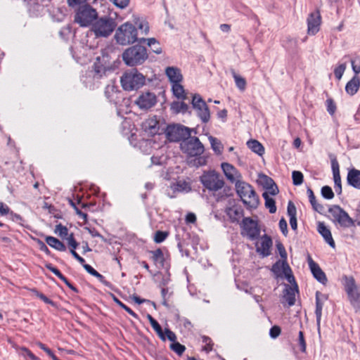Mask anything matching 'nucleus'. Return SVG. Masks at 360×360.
Returning <instances> with one entry per match:
<instances>
[{"label": "nucleus", "instance_id": "nucleus-1", "mask_svg": "<svg viewBox=\"0 0 360 360\" xmlns=\"http://www.w3.org/2000/svg\"><path fill=\"white\" fill-rule=\"evenodd\" d=\"M140 44L133 45L123 51L122 58L126 65L129 67L140 65L148 59L147 49Z\"/></svg>", "mask_w": 360, "mask_h": 360}, {"label": "nucleus", "instance_id": "nucleus-2", "mask_svg": "<svg viewBox=\"0 0 360 360\" xmlns=\"http://www.w3.org/2000/svg\"><path fill=\"white\" fill-rule=\"evenodd\" d=\"M235 187L237 195L248 209H256L259 204V198L252 186L242 181H236Z\"/></svg>", "mask_w": 360, "mask_h": 360}, {"label": "nucleus", "instance_id": "nucleus-3", "mask_svg": "<svg viewBox=\"0 0 360 360\" xmlns=\"http://www.w3.org/2000/svg\"><path fill=\"white\" fill-rule=\"evenodd\" d=\"M145 76L136 68L125 71L120 78L122 89L127 91H137L145 84Z\"/></svg>", "mask_w": 360, "mask_h": 360}, {"label": "nucleus", "instance_id": "nucleus-4", "mask_svg": "<svg viewBox=\"0 0 360 360\" xmlns=\"http://www.w3.org/2000/svg\"><path fill=\"white\" fill-rule=\"evenodd\" d=\"M116 42L122 46L132 44L136 41L139 43L137 37V29L131 22H127L121 25L114 36Z\"/></svg>", "mask_w": 360, "mask_h": 360}, {"label": "nucleus", "instance_id": "nucleus-5", "mask_svg": "<svg viewBox=\"0 0 360 360\" xmlns=\"http://www.w3.org/2000/svg\"><path fill=\"white\" fill-rule=\"evenodd\" d=\"M116 27L117 22L114 18L108 15H104L96 18L91 27V30L96 37L106 38L114 32Z\"/></svg>", "mask_w": 360, "mask_h": 360}, {"label": "nucleus", "instance_id": "nucleus-6", "mask_svg": "<svg viewBox=\"0 0 360 360\" xmlns=\"http://www.w3.org/2000/svg\"><path fill=\"white\" fill-rule=\"evenodd\" d=\"M192 130L191 128L186 127L179 123H172L168 124L164 131L167 139L171 143H181L189 138L191 135Z\"/></svg>", "mask_w": 360, "mask_h": 360}, {"label": "nucleus", "instance_id": "nucleus-7", "mask_svg": "<svg viewBox=\"0 0 360 360\" xmlns=\"http://www.w3.org/2000/svg\"><path fill=\"white\" fill-rule=\"evenodd\" d=\"M98 15V12L94 8L89 4H85L79 6L76 11L74 22L82 27H91Z\"/></svg>", "mask_w": 360, "mask_h": 360}, {"label": "nucleus", "instance_id": "nucleus-8", "mask_svg": "<svg viewBox=\"0 0 360 360\" xmlns=\"http://www.w3.org/2000/svg\"><path fill=\"white\" fill-rule=\"evenodd\" d=\"M202 185L210 192H217L224 186V180L221 175L214 170L204 172L200 176Z\"/></svg>", "mask_w": 360, "mask_h": 360}, {"label": "nucleus", "instance_id": "nucleus-9", "mask_svg": "<svg viewBox=\"0 0 360 360\" xmlns=\"http://www.w3.org/2000/svg\"><path fill=\"white\" fill-rule=\"evenodd\" d=\"M343 285L348 300L354 308L360 309V285L356 284L355 279L352 276H343Z\"/></svg>", "mask_w": 360, "mask_h": 360}, {"label": "nucleus", "instance_id": "nucleus-10", "mask_svg": "<svg viewBox=\"0 0 360 360\" xmlns=\"http://www.w3.org/2000/svg\"><path fill=\"white\" fill-rule=\"evenodd\" d=\"M328 212L334 224H339L344 229L354 226L353 219L351 218L348 213L340 205H331L328 209Z\"/></svg>", "mask_w": 360, "mask_h": 360}, {"label": "nucleus", "instance_id": "nucleus-11", "mask_svg": "<svg viewBox=\"0 0 360 360\" xmlns=\"http://www.w3.org/2000/svg\"><path fill=\"white\" fill-rule=\"evenodd\" d=\"M181 150L190 157L201 155L205 151L204 145L196 136H189L180 143Z\"/></svg>", "mask_w": 360, "mask_h": 360}, {"label": "nucleus", "instance_id": "nucleus-12", "mask_svg": "<svg viewBox=\"0 0 360 360\" xmlns=\"http://www.w3.org/2000/svg\"><path fill=\"white\" fill-rule=\"evenodd\" d=\"M191 104L193 108L196 111L198 117L202 123L206 124L210 120V111L208 105L202 99L201 96L195 94L193 96Z\"/></svg>", "mask_w": 360, "mask_h": 360}, {"label": "nucleus", "instance_id": "nucleus-13", "mask_svg": "<svg viewBox=\"0 0 360 360\" xmlns=\"http://www.w3.org/2000/svg\"><path fill=\"white\" fill-rule=\"evenodd\" d=\"M241 235L247 236L250 240H255L259 238L261 229L257 221L250 217H244L240 224Z\"/></svg>", "mask_w": 360, "mask_h": 360}, {"label": "nucleus", "instance_id": "nucleus-14", "mask_svg": "<svg viewBox=\"0 0 360 360\" xmlns=\"http://www.w3.org/2000/svg\"><path fill=\"white\" fill-rule=\"evenodd\" d=\"M307 259L309 269L314 278L320 283L326 285L328 282V279L325 272L321 269L319 265L314 261L310 255L308 254Z\"/></svg>", "mask_w": 360, "mask_h": 360}, {"label": "nucleus", "instance_id": "nucleus-15", "mask_svg": "<svg viewBox=\"0 0 360 360\" xmlns=\"http://www.w3.org/2000/svg\"><path fill=\"white\" fill-rule=\"evenodd\" d=\"M157 103V98L155 94L146 92L141 94L136 101V104L141 109H149Z\"/></svg>", "mask_w": 360, "mask_h": 360}, {"label": "nucleus", "instance_id": "nucleus-16", "mask_svg": "<svg viewBox=\"0 0 360 360\" xmlns=\"http://www.w3.org/2000/svg\"><path fill=\"white\" fill-rule=\"evenodd\" d=\"M142 128L146 133L153 136L156 134H160L162 131H160V122L156 116L150 117L143 122L142 124Z\"/></svg>", "mask_w": 360, "mask_h": 360}, {"label": "nucleus", "instance_id": "nucleus-17", "mask_svg": "<svg viewBox=\"0 0 360 360\" xmlns=\"http://www.w3.org/2000/svg\"><path fill=\"white\" fill-rule=\"evenodd\" d=\"M321 15L319 11L311 13L307 18L308 34L314 35L319 30Z\"/></svg>", "mask_w": 360, "mask_h": 360}, {"label": "nucleus", "instance_id": "nucleus-18", "mask_svg": "<svg viewBox=\"0 0 360 360\" xmlns=\"http://www.w3.org/2000/svg\"><path fill=\"white\" fill-rule=\"evenodd\" d=\"M331 168L334 180V188L337 195L342 193L341 177L340 174L339 163L335 158L331 160Z\"/></svg>", "mask_w": 360, "mask_h": 360}, {"label": "nucleus", "instance_id": "nucleus-19", "mask_svg": "<svg viewBox=\"0 0 360 360\" xmlns=\"http://www.w3.org/2000/svg\"><path fill=\"white\" fill-rule=\"evenodd\" d=\"M273 245L271 238L264 234L262 237L261 245L258 246L256 243V252L259 253L262 257H266L271 255L270 248Z\"/></svg>", "mask_w": 360, "mask_h": 360}, {"label": "nucleus", "instance_id": "nucleus-20", "mask_svg": "<svg viewBox=\"0 0 360 360\" xmlns=\"http://www.w3.org/2000/svg\"><path fill=\"white\" fill-rule=\"evenodd\" d=\"M165 75L171 84L181 83L183 80L181 70L177 67L169 66L166 68Z\"/></svg>", "mask_w": 360, "mask_h": 360}, {"label": "nucleus", "instance_id": "nucleus-21", "mask_svg": "<svg viewBox=\"0 0 360 360\" xmlns=\"http://www.w3.org/2000/svg\"><path fill=\"white\" fill-rule=\"evenodd\" d=\"M317 231L323 238L326 243H327L331 248H335V243L332 237L330 230L325 225L323 222L318 223Z\"/></svg>", "mask_w": 360, "mask_h": 360}, {"label": "nucleus", "instance_id": "nucleus-22", "mask_svg": "<svg viewBox=\"0 0 360 360\" xmlns=\"http://www.w3.org/2000/svg\"><path fill=\"white\" fill-rule=\"evenodd\" d=\"M348 185L360 190V170L356 168L349 169L347 176Z\"/></svg>", "mask_w": 360, "mask_h": 360}, {"label": "nucleus", "instance_id": "nucleus-23", "mask_svg": "<svg viewBox=\"0 0 360 360\" xmlns=\"http://www.w3.org/2000/svg\"><path fill=\"white\" fill-rule=\"evenodd\" d=\"M360 88V77L354 75L353 77L346 84L345 91L350 96H354Z\"/></svg>", "mask_w": 360, "mask_h": 360}, {"label": "nucleus", "instance_id": "nucleus-24", "mask_svg": "<svg viewBox=\"0 0 360 360\" xmlns=\"http://www.w3.org/2000/svg\"><path fill=\"white\" fill-rule=\"evenodd\" d=\"M287 213L290 217V225L293 231L297 229V209L292 201H289L287 207Z\"/></svg>", "mask_w": 360, "mask_h": 360}, {"label": "nucleus", "instance_id": "nucleus-25", "mask_svg": "<svg viewBox=\"0 0 360 360\" xmlns=\"http://www.w3.org/2000/svg\"><path fill=\"white\" fill-rule=\"evenodd\" d=\"M221 167L226 179L231 183L236 182L235 174L237 173L236 169L228 162L221 163Z\"/></svg>", "mask_w": 360, "mask_h": 360}, {"label": "nucleus", "instance_id": "nucleus-26", "mask_svg": "<svg viewBox=\"0 0 360 360\" xmlns=\"http://www.w3.org/2000/svg\"><path fill=\"white\" fill-rule=\"evenodd\" d=\"M46 243L51 248H54L56 250L64 252L66 250V246L65 244L61 242L57 238L53 236H46L45 238Z\"/></svg>", "mask_w": 360, "mask_h": 360}, {"label": "nucleus", "instance_id": "nucleus-27", "mask_svg": "<svg viewBox=\"0 0 360 360\" xmlns=\"http://www.w3.org/2000/svg\"><path fill=\"white\" fill-rule=\"evenodd\" d=\"M146 41H147V45L150 47V49L153 53L160 54L162 52V47L160 46L159 41L155 38H140L139 43Z\"/></svg>", "mask_w": 360, "mask_h": 360}, {"label": "nucleus", "instance_id": "nucleus-28", "mask_svg": "<svg viewBox=\"0 0 360 360\" xmlns=\"http://www.w3.org/2000/svg\"><path fill=\"white\" fill-rule=\"evenodd\" d=\"M320 292L317 291L316 292V309H315V314H316V321L318 331H320L321 326V319L322 316V309L323 304L319 299Z\"/></svg>", "mask_w": 360, "mask_h": 360}, {"label": "nucleus", "instance_id": "nucleus-29", "mask_svg": "<svg viewBox=\"0 0 360 360\" xmlns=\"http://www.w3.org/2000/svg\"><path fill=\"white\" fill-rule=\"evenodd\" d=\"M226 213L232 222H238L239 219L243 216L244 211L240 207H232L227 209Z\"/></svg>", "mask_w": 360, "mask_h": 360}, {"label": "nucleus", "instance_id": "nucleus-30", "mask_svg": "<svg viewBox=\"0 0 360 360\" xmlns=\"http://www.w3.org/2000/svg\"><path fill=\"white\" fill-rule=\"evenodd\" d=\"M248 147L259 156H262L264 153V147L257 140L251 139L247 142Z\"/></svg>", "mask_w": 360, "mask_h": 360}, {"label": "nucleus", "instance_id": "nucleus-31", "mask_svg": "<svg viewBox=\"0 0 360 360\" xmlns=\"http://www.w3.org/2000/svg\"><path fill=\"white\" fill-rule=\"evenodd\" d=\"M285 268L284 269L283 275L288 283H290L292 287L295 289V291L298 292V285L295 281V276L292 274V270L288 265V262H285Z\"/></svg>", "mask_w": 360, "mask_h": 360}, {"label": "nucleus", "instance_id": "nucleus-32", "mask_svg": "<svg viewBox=\"0 0 360 360\" xmlns=\"http://www.w3.org/2000/svg\"><path fill=\"white\" fill-rule=\"evenodd\" d=\"M285 262H287V261L278 260L272 265L271 271L276 278L282 277L285 268Z\"/></svg>", "mask_w": 360, "mask_h": 360}, {"label": "nucleus", "instance_id": "nucleus-33", "mask_svg": "<svg viewBox=\"0 0 360 360\" xmlns=\"http://www.w3.org/2000/svg\"><path fill=\"white\" fill-rule=\"evenodd\" d=\"M295 289L294 288H292L288 285H285L284 297L290 307L293 306L295 304Z\"/></svg>", "mask_w": 360, "mask_h": 360}, {"label": "nucleus", "instance_id": "nucleus-34", "mask_svg": "<svg viewBox=\"0 0 360 360\" xmlns=\"http://www.w3.org/2000/svg\"><path fill=\"white\" fill-rule=\"evenodd\" d=\"M94 70L96 75L100 77L104 75L106 71L110 70L111 68L109 66H105L101 63V58L97 57L95 63H94Z\"/></svg>", "mask_w": 360, "mask_h": 360}, {"label": "nucleus", "instance_id": "nucleus-35", "mask_svg": "<svg viewBox=\"0 0 360 360\" xmlns=\"http://www.w3.org/2000/svg\"><path fill=\"white\" fill-rule=\"evenodd\" d=\"M151 255V259L155 264H159L162 267L164 266L165 257L164 254L160 248H158L155 250H151L149 252Z\"/></svg>", "mask_w": 360, "mask_h": 360}, {"label": "nucleus", "instance_id": "nucleus-36", "mask_svg": "<svg viewBox=\"0 0 360 360\" xmlns=\"http://www.w3.org/2000/svg\"><path fill=\"white\" fill-rule=\"evenodd\" d=\"M262 197L264 199V205L269 209V211L271 214H274L276 212V201L274 198L269 197L267 192H264L262 193Z\"/></svg>", "mask_w": 360, "mask_h": 360}, {"label": "nucleus", "instance_id": "nucleus-37", "mask_svg": "<svg viewBox=\"0 0 360 360\" xmlns=\"http://www.w3.org/2000/svg\"><path fill=\"white\" fill-rule=\"evenodd\" d=\"M172 91L174 96L177 98L182 100L186 98L184 86L180 83L172 84Z\"/></svg>", "mask_w": 360, "mask_h": 360}, {"label": "nucleus", "instance_id": "nucleus-38", "mask_svg": "<svg viewBox=\"0 0 360 360\" xmlns=\"http://www.w3.org/2000/svg\"><path fill=\"white\" fill-rule=\"evenodd\" d=\"M208 139L210 141L211 148L217 155H221L223 151L224 146L221 141L212 136H209Z\"/></svg>", "mask_w": 360, "mask_h": 360}, {"label": "nucleus", "instance_id": "nucleus-39", "mask_svg": "<svg viewBox=\"0 0 360 360\" xmlns=\"http://www.w3.org/2000/svg\"><path fill=\"white\" fill-rule=\"evenodd\" d=\"M120 93V91L117 89V86L115 85H108L105 89V96L110 102L116 103L115 99L117 97L115 96V95Z\"/></svg>", "mask_w": 360, "mask_h": 360}, {"label": "nucleus", "instance_id": "nucleus-40", "mask_svg": "<svg viewBox=\"0 0 360 360\" xmlns=\"http://www.w3.org/2000/svg\"><path fill=\"white\" fill-rule=\"evenodd\" d=\"M231 72L235 80L236 86L240 91H243L247 84L245 79L238 75L233 69L231 70Z\"/></svg>", "mask_w": 360, "mask_h": 360}, {"label": "nucleus", "instance_id": "nucleus-41", "mask_svg": "<svg viewBox=\"0 0 360 360\" xmlns=\"http://www.w3.org/2000/svg\"><path fill=\"white\" fill-rule=\"evenodd\" d=\"M188 108V105L184 101H173L171 103V109L176 113H186Z\"/></svg>", "mask_w": 360, "mask_h": 360}, {"label": "nucleus", "instance_id": "nucleus-42", "mask_svg": "<svg viewBox=\"0 0 360 360\" xmlns=\"http://www.w3.org/2000/svg\"><path fill=\"white\" fill-rule=\"evenodd\" d=\"M257 183L264 188H266L268 186H271L274 184V181L269 176L261 173L258 176Z\"/></svg>", "mask_w": 360, "mask_h": 360}, {"label": "nucleus", "instance_id": "nucleus-43", "mask_svg": "<svg viewBox=\"0 0 360 360\" xmlns=\"http://www.w3.org/2000/svg\"><path fill=\"white\" fill-rule=\"evenodd\" d=\"M135 27L141 30L144 34H148L149 31V25L146 20L140 18H135L134 20Z\"/></svg>", "mask_w": 360, "mask_h": 360}, {"label": "nucleus", "instance_id": "nucleus-44", "mask_svg": "<svg viewBox=\"0 0 360 360\" xmlns=\"http://www.w3.org/2000/svg\"><path fill=\"white\" fill-rule=\"evenodd\" d=\"M191 190V185L186 181H179L174 186V193L176 191L181 192L186 191L189 192Z\"/></svg>", "mask_w": 360, "mask_h": 360}, {"label": "nucleus", "instance_id": "nucleus-45", "mask_svg": "<svg viewBox=\"0 0 360 360\" xmlns=\"http://www.w3.org/2000/svg\"><path fill=\"white\" fill-rule=\"evenodd\" d=\"M113 301L122 309L125 310L129 314L132 316L134 318H138V315L128 306H127L125 304H124L122 302H121L115 295H112Z\"/></svg>", "mask_w": 360, "mask_h": 360}, {"label": "nucleus", "instance_id": "nucleus-46", "mask_svg": "<svg viewBox=\"0 0 360 360\" xmlns=\"http://www.w3.org/2000/svg\"><path fill=\"white\" fill-rule=\"evenodd\" d=\"M169 349L175 352L178 356H181L186 350V347L176 341L174 343L170 344Z\"/></svg>", "mask_w": 360, "mask_h": 360}, {"label": "nucleus", "instance_id": "nucleus-47", "mask_svg": "<svg viewBox=\"0 0 360 360\" xmlns=\"http://www.w3.org/2000/svg\"><path fill=\"white\" fill-rule=\"evenodd\" d=\"M150 326L153 328V329L155 331L160 339L162 341H165L166 337L163 333L162 326L158 323V321L157 320H155V321H152Z\"/></svg>", "mask_w": 360, "mask_h": 360}, {"label": "nucleus", "instance_id": "nucleus-48", "mask_svg": "<svg viewBox=\"0 0 360 360\" xmlns=\"http://www.w3.org/2000/svg\"><path fill=\"white\" fill-rule=\"evenodd\" d=\"M32 291L35 294V295L39 297L41 300H42L46 304H50L52 307H56L57 304L55 302L49 299L42 292L38 291L37 289H32Z\"/></svg>", "mask_w": 360, "mask_h": 360}, {"label": "nucleus", "instance_id": "nucleus-49", "mask_svg": "<svg viewBox=\"0 0 360 360\" xmlns=\"http://www.w3.org/2000/svg\"><path fill=\"white\" fill-rule=\"evenodd\" d=\"M321 194L326 200H331L334 198V193L329 186H323L321 189Z\"/></svg>", "mask_w": 360, "mask_h": 360}, {"label": "nucleus", "instance_id": "nucleus-50", "mask_svg": "<svg viewBox=\"0 0 360 360\" xmlns=\"http://www.w3.org/2000/svg\"><path fill=\"white\" fill-rule=\"evenodd\" d=\"M292 184L295 186H300L303 183L304 176L300 171H293L292 172Z\"/></svg>", "mask_w": 360, "mask_h": 360}, {"label": "nucleus", "instance_id": "nucleus-51", "mask_svg": "<svg viewBox=\"0 0 360 360\" xmlns=\"http://www.w3.org/2000/svg\"><path fill=\"white\" fill-rule=\"evenodd\" d=\"M297 344L300 347V350L305 353L307 349V344L304 335V332L300 330L298 334Z\"/></svg>", "mask_w": 360, "mask_h": 360}, {"label": "nucleus", "instance_id": "nucleus-52", "mask_svg": "<svg viewBox=\"0 0 360 360\" xmlns=\"http://www.w3.org/2000/svg\"><path fill=\"white\" fill-rule=\"evenodd\" d=\"M169 233L167 231H157L154 236V241L156 243H162L168 236Z\"/></svg>", "mask_w": 360, "mask_h": 360}, {"label": "nucleus", "instance_id": "nucleus-53", "mask_svg": "<svg viewBox=\"0 0 360 360\" xmlns=\"http://www.w3.org/2000/svg\"><path fill=\"white\" fill-rule=\"evenodd\" d=\"M37 345L41 349H42L44 352H45L47 355H49L51 359L52 360H58L59 359L54 354V353L52 352V350L51 349H49L48 347H46V345H44V343L41 342H38L37 343Z\"/></svg>", "mask_w": 360, "mask_h": 360}, {"label": "nucleus", "instance_id": "nucleus-54", "mask_svg": "<svg viewBox=\"0 0 360 360\" xmlns=\"http://www.w3.org/2000/svg\"><path fill=\"white\" fill-rule=\"evenodd\" d=\"M276 247L282 260L287 261L288 254L283 243L280 241H277Z\"/></svg>", "mask_w": 360, "mask_h": 360}, {"label": "nucleus", "instance_id": "nucleus-55", "mask_svg": "<svg viewBox=\"0 0 360 360\" xmlns=\"http://www.w3.org/2000/svg\"><path fill=\"white\" fill-rule=\"evenodd\" d=\"M327 112L333 115L336 111L337 107L333 98H328L326 101Z\"/></svg>", "mask_w": 360, "mask_h": 360}, {"label": "nucleus", "instance_id": "nucleus-56", "mask_svg": "<svg viewBox=\"0 0 360 360\" xmlns=\"http://www.w3.org/2000/svg\"><path fill=\"white\" fill-rule=\"evenodd\" d=\"M55 233H58L61 238H65L68 235V229L62 224H58L56 226Z\"/></svg>", "mask_w": 360, "mask_h": 360}, {"label": "nucleus", "instance_id": "nucleus-57", "mask_svg": "<svg viewBox=\"0 0 360 360\" xmlns=\"http://www.w3.org/2000/svg\"><path fill=\"white\" fill-rule=\"evenodd\" d=\"M346 69V65L345 63H342L337 66L334 70L335 77L338 79H340L344 74V72Z\"/></svg>", "mask_w": 360, "mask_h": 360}, {"label": "nucleus", "instance_id": "nucleus-58", "mask_svg": "<svg viewBox=\"0 0 360 360\" xmlns=\"http://www.w3.org/2000/svg\"><path fill=\"white\" fill-rule=\"evenodd\" d=\"M94 276L97 278L99 280V281L102 283L105 286L109 288L111 290H114L113 285L110 282L105 280V277L99 272L97 271Z\"/></svg>", "mask_w": 360, "mask_h": 360}, {"label": "nucleus", "instance_id": "nucleus-59", "mask_svg": "<svg viewBox=\"0 0 360 360\" xmlns=\"http://www.w3.org/2000/svg\"><path fill=\"white\" fill-rule=\"evenodd\" d=\"M45 267L54 274L58 278L61 280L64 277V275L51 263L45 264Z\"/></svg>", "mask_w": 360, "mask_h": 360}, {"label": "nucleus", "instance_id": "nucleus-60", "mask_svg": "<svg viewBox=\"0 0 360 360\" xmlns=\"http://www.w3.org/2000/svg\"><path fill=\"white\" fill-rule=\"evenodd\" d=\"M37 243L39 245V248L41 251L44 252L46 255L51 256V252L46 246V245L39 238H34V239Z\"/></svg>", "mask_w": 360, "mask_h": 360}, {"label": "nucleus", "instance_id": "nucleus-61", "mask_svg": "<svg viewBox=\"0 0 360 360\" xmlns=\"http://www.w3.org/2000/svg\"><path fill=\"white\" fill-rule=\"evenodd\" d=\"M163 333L166 337V340L168 339L169 341L172 342V343H174V342L176 341V334L169 328H165V331H163Z\"/></svg>", "mask_w": 360, "mask_h": 360}, {"label": "nucleus", "instance_id": "nucleus-62", "mask_svg": "<svg viewBox=\"0 0 360 360\" xmlns=\"http://www.w3.org/2000/svg\"><path fill=\"white\" fill-rule=\"evenodd\" d=\"M67 239L70 250H76L79 246V243L75 239L74 234L72 233H70Z\"/></svg>", "mask_w": 360, "mask_h": 360}, {"label": "nucleus", "instance_id": "nucleus-63", "mask_svg": "<svg viewBox=\"0 0 360 360\" xmlns=\"http://www.w3.org/2000/svg\"><path fill=\"white\" fill-rule=\"evenodd\" d=\"M281 333V329L278 326H274L269 330V335L271 338H277Z\"/></svg>", "mask_w": 360, "mask_h": 360}, {"label": "nucleus", "instance_id": "nucleus-64", "mask_svg": "<svg viewBox=\"0 0 360 360\" xmlns=\"http://www.w3.org/2000/svg\"><path fill=\"white\" fill-rule=\"evenodd\" d=\"M279 229L283 236H287L288 233L287 221L284 218H281L278 223Z\"/></svg>", "mask_w": 360, "mask_h": 360}]
</instances>
